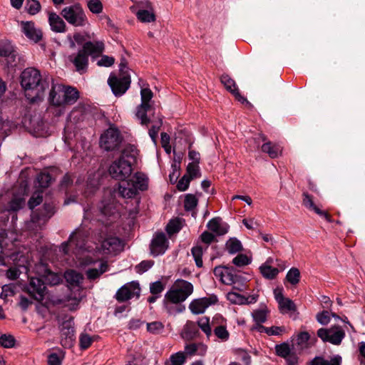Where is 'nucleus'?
Instances as JSON below:
<instances>
[{"label": "nucleus", "instance_id": "f257e3e1", "mask_svg": "<svg viewBox=\"0 0 365 365\" xmlns=\"http://www.w3.org/2000/svg\"><path fill=\"white\" fill-rule=\"evenodd\" d=\"M58 168L56 167L44 169L43 171L36 173L34 186L36 189L28 202V207L31 210V221L36 226L42 228L47 222L56 212L57 208L51 200L46 197L43 202L42 193L55 180V175Z\"/></svg>", "mask_w": 365, "mask_h": 365}, {"label": "nucleus", "instance_id": "f03ea898", "mask_svg": "<svg viewBox=\"0 0 365 365\" xmlns=\"http://www.w3.org/2000/svg\"><path fill=\"white\" fill-rule=\"evenodd\" d=\"M86 216L88 215V210H85ZM90 220L88 217H85L81 226L76 230L69 237L68 240L61 244L60 250L65 255H69L70 247L75 245L72 252L76 257V267L81 270H86L88 279L91 281V251L90 246L87 245L90 240L89 227Z\"/></svg>", "mask_w": 365, "mask_h": 365}, {"label": "nucleus", "instance_id": "7ed1b4c3", "mask_svg": "<svg viewBox=\"0 0 365 365\" xmlns=\"http://www.w3.org/2000/svg\"><path fill=\"white\" fill-rule=\"evenodd\" d=\"M79 98L78 90L70 86L58 85L53 86L49 93L48 112L54 116L63 115L67 106L73 104Z\"/></svg>", "mask_w": 365, "mask_h": 365}, {"label": "nucleus", "instance_id": "20e7f679", "mask_svg": "<svg viewBox=\"0 0 365 365\" xmlns=\"http://www.w3.org/2000/svg\"><path fill=\"white\" fill-rule=\"evenodd\" d=\"M193 292L192 284L184 279H177L165 294L164 307L170 314L182 312L185 307L180 304Z\"/></svg>", "mask_w": 365, "mask_h": 365}, {"label": "nucleus", "instance_id": "39448f33", "mask_svg": "<svg viewBox=\"0 0 365 365\" xmlns=\"http://www.w3.org/2000/svg\"><path fill=\"white\" fill-rule=\"evenodd\" d=\"M88 34L83 35L81 33H75L73 38L68 36L70 48H74L76 45L78 46L77 52L68 56V58L80 73H86L88 68V58L91 56V40Z\"/></svg>", "mask_w": 365, "mask_h": 365}, {"label": "nucleus", "instance_id": "423d86ee", "mask_svg": "<svg viewBox=\"0 0 365 365\" xmlns=\"http://www.w3.org/2000/svg\"><path fill=\"white\" fill-rule=\"evenodd\" d=\"M20 78L21 86L28 99H30L32 103H36L43 99L45 86L41 83L39 71L34 68H27L21 73Z\"/></svg>", "mask_w": 365, "mask_h": 365}, {"label": "nucleus", "instance_id": "0eeeda50", "mask_svg": "<svg viewBox=\"0 0 365 365\" xmlns=\"http://www.w3.org/2000/svg\"><path fill=\"white\" fill-rule=\"evenodd\" d=\"M148 178L141 172L135 173L125 184H118V188L114 189L113 193L123 198L134 197L139 190L148 189Z\"/></svg>", "mask_w": 365, "mask_h": 365}, {"label": "nucleus", "instance_id": "6e6552de", "mask_svg": "<svg viewBox=\"0 0 365 365\" xmlns=\"http://www.w3.org/2000/svg\"><path fill=\"white\" fill-rule=\"evenodd\" d=\"M94 245L95 252L101 255H116L123 249V244L118 237L104 232L95 236Z\"/></svg>", "mask_w": 365, "mask_h": 365}, {"label": "nucleus", "instance_id": "1a4fd4ad", "mask_svg": "<svg viewBox=\"0 0 365 365\" xmlns=\"http://www.w3.org/2000/svg\"><path fill=\"white\" fill-rule=\"evenodd\" d=\"M120 75L118 77L110 74L108 79V83L110 86L113 94L116 96H122L129 88L130 84V77L128 73L127 64L125 60H123L119 65Z\"/></svg>", "mask_w": 365, "mask_h": 365}, {"label": "nucleus", "instance_id": "9d476101", "mask_svg": "<svg viewBox=\"0 0 365 365\" xmlns=\"http://www.w3.org/2000/svg\"><path fill=\"white\" fill-rule=\"evenodd\" d=\"M141 86L140 97L141 103L137 107L135 115L143 125H148L150 120L147 116V113L153 110V92L148 88Z\"/></svg>", "mask_w": 365, "mask_h": 365}, {"label": "nucleus", "instance_id": "9b49d317", "mask_svg": "<svg viewBox=\"0 0 365 365\" xmlns=\"http://www.w3.org/2000/svg\"><path fill=\"white\" fill-rule=\"evenodd\" d=\"M133 172L132 163L123 159L118 158L113 160L108 168V173L112 178L117 180L123 181L130 176Z\"/></svg>", "mask_w": 365, "mask_h": 365}, {"label": "nucleus", "instance_id": "f8f14e48", "mask_svg": "<svg viewBox=\"0 0 365 365\" xmlns=\"http://www.w3.org/2000/svg\"><path fill=\"white\" fill-rule=\"evenodd\" d=\"M123 141V137L117 128L110 127L101 135L100 146L106 151L118 150Z\"/></svg>", "mask_w": 365, "mask_h": 365}, {"label": "nucleus", "instance_id": "ddd939ff", "mask_svg": "<svg viewBox=\"0 0 365 365\" xmlns=\"http://www.w3.org/2000/svg\"><path fill=\"white\" fill-rule=\"evenodd\" d=\"M214 274L223 284L232 285L234 289L242 290L244 285L241 283L242 277L235 274L232 269L226 267H216L214 269Z\"/></svg>", "mask_w": 365, "mask_h": 365}, {"label": "nucleus", "instance_id": "4468645a", "mask_svg": "<svg viewBox=\"0 0 365 365\" xmlns=\"http://www.w3.org/2000/svg\"><path fill=\"white\" fill-rule=\"evenodd\" d=\"M317 336L323 342L339 345L345 337V331L339 326H332L329 329L321 328L318 329Z\"/></svg>", "mask_w": 365, "mask_h": 365}, {"label": "nucleus", "instance_id": "2eb2a0df", "mask_svg": "<svg viewBox=\"0 0 365 365\" xmlns=\"http://www.w3.org/2000/svg\"><path fill=\"white\" fill-rule=\"evenodd\" d=\"M140 289L139 284L131 282L122 286L115 293V297L120 302L128 301L134 297L140 296Z\"/></svg>", "mask_w": 365, "mask_h": 365}, {"label": "nucleus", "instance_id": "dca6fc26", "mask_svg": "<svg viewBox=\"0 0 365 365\" xmlns=\"http://www.w3.org/2000/svg\"><path fill=\"white\" fill-rule=\"evenodd\" d=\"M39 278L38 282L42 284H48L50 286L57 285L63 282L62 275L53 272L50 269L47 264L43 266L41 272H38Z\"/></svg>", "mask_w": 365, "mask_h": 365}, {"label": "nucleus", "instance_id": "f3484780", "mask_svg": "<svg viewBox=\"0 0 365 365\" xmlns=\"http://www.w3.org/2000/svg\"><path fill=\"white\" fill-rule=\"evenodd\" d=\"M168 247V242L164 233H157L150 244V253L156 257L165 252Z\"/></svg>", "mask_w": 365, "mask_h": 365}, {"label": "nucleus", "instance_id": "a211bd4d", "mask_svg": "<svg viewBox=\"0 0 365 365\" xmlns=\"http://www.w3.org/2000/svg\"><path fill=\"white\" fill-rule=\"evenodd\" d=\"M61 14L66 21L73 25L81 24L83 21V11L78 6L66 7L62 10Z\"/></svg>", "mask_w": 365, "mask_h": 365}, {"label": "nucleus", "instance_id": "6ab92c4d", "mask_svg": "<svg viewBox=\"0 0 365 365\" xmlns=\"http://www.w3.org/2000/svg\"><path fill=\"white\" fill-rule=\"evenodd\" d=\"M135 15L138 19L143 23H150L155 21V15L151 3L149 1L142 2L140 8L136 12Z\"/></svg>", "mask_w": 365, "mask_h": 365}, {"label": "nucleus", "instance_id": "aec40b11", "mask_svg": "<svg viewBox=\"0 0 365 365\" xmlns=\"http://www.w3.org/2000/svg\"><path fill=\"white\" fill-rule=\"evenodd\" d=\"M63 280L64 279L68 284V287H81V284L84 280L83 275L73 269H67L62 275Z\"/></svg>", "mask_w": 365, "mask_h": 365}, {"label": "nucleus", "instance_id": "412c9836", "mask_svg": "<svg viewBox=\"0 0 365 365\" xmlns=\"http://www.w3.org/2000/svg\"><path fill=\"white\" fill-rule=\"evenodd\" d=\"M221 83L224 85L225 88L229 91L237 101L242 103L249 104L247 100L243 97L236 86L235 81L231 78L228 75L224 74L220 78Z\"/></svg>", "mask_w": 365, "mask_h": 365}, {"label": "nucleus", "instance_id": "4be33fe9", "mask_svg": "<svg viewBox=\"0 0 365 365\" xmlns=\"http://www.w3.org/2000/svg\"><path fill=\"white\" fill-rule=\"evenodd\" d=\"M215 301L216 299L212 297L196 299L190 302L189 309L191 312L195 314H202L205 309L212 304H214Z\"/></svg>", "mask_w": 365, "mask_h": 365}, {"label": "nucleus", "instance_id": "5701e85b", "mask_svg": "<svg viewBox=\"0 0 365 365\" xmlns=\"http://www.w3.org/2000/svg\"><path fill=\"white\" fill-rule=\"evenodd\" d=\"M317 339L315 336H311L309 332L306 331H300L296 335V345L299 349H307L314 346Z\"/></svg>", "mask_w": 365, "mask_h": 365}, {"label": "nucleus", "instance_id": "b1692460", "mask_svg": "<svg viewBox=\"0 0 365 365\" xmlns=\"http://www.w3.org/2000/svg\"><path fill=\"white\" fill-rule=\"evenodd\" d=\"M29 125L33 128L34 135L37 137H44L48 135V124L43 120L38 118H29Z\"/></svg>", "mask_w": 365, "mask_h": 365}, {"label": "nucleus", "instance_id": "393cba45", "mask_svg": "<svg viewBox=\"0 0 365 365\" xmlns=\"http://www.w3.org/2000/svg\"><path fill=\"white\" fill-rule=\"evenodd\" d=\"M23 32L30 39L36 43L38 42L42 38V32L36 30L34 24L32 21H21Z\"/></svg>", "mask_w": 365, "mask_h": 365}, {"label": "nucleus", "instance_id": "a878e982", "mask_svg": "<svg viewBox=\"0 0 365 365\" xmlns=\"http://www.w3.org/2000/svg\"><path fill=\"white\" fill-rule=\"evenodd\" d=\"M208 229L217 235H223L228 232L229 225L219 217L210 220L207 225Z\"/></svg>", "mask_w": 365, "mask_h": 365}, {"label": "nucleus", "instance_id": "bb28decb", "mask_svg": "<svg viewBox=\"0 0 365 365\" xmlns=\"http://www.w3.org/2000/svg\"><path fill=\"white\" fill-rule=\"evenodd\" d=\"M51 302L54 306L68 307L70 310H74L76 307L78 305L76 297H72L70 295L65 296L63 298L52 299Z\"/></svg>", "mask_w": 365, "mask_h": 365}, {"label": "nucleus", "instance_id": "cd10ccee", "mask_svg": "<svg viewBox=\"0 0 365 365\" xmlns=\"http://www.w3.org/2000/svg\"><path fill=\"white\" fill-rule=\"evenodd\" d=\"M48 21L51 29L55 32H64L66 31V24L63 20L53 12L49 13Z\"/></svg>", "mask_w": 365, "mask_h": 365}, {"label": "nucleus", "instance_id": "c85d7f7f", "mask_svg": "<svg viewBox=\"0 0 365 365\" xmlns=\"http://www.w3.org/2000/svg\"><path fill=\"white\" fill-rule=\"evenodd\" d=\"M91 110L90 105L81 104L71 112V115L77 121H83L90 115Z\"/></svg>", "mask_w": 365, "mask_h": 365}, {"label": "nucleus", "instance_id": "c756f323", "mask_svg": "<svg viewBox=\"0 0 365 365\" xmlns=\"http://www.w3.org/2000/svg\"><path fill=\"white\" fill-rule=\"evenodd\" d=\"M108 270V264L105 259L94 260L93 259V280L99 277Z\"/></svg>", "mask_w": 365, "mask_h": 365}, {"label": "nucleus", "instance_id": "7c9ffc66", "mask_svg": "<svg viewBox=\"0 0 365 365\" xmlns=\"http://www.w3.org/2000/svg\"><path fill=\"white\" fill-rule=\"evenodd\" d=\"M273 259L272 258H269L266 262L259 267L261 274L266 279H274L279 273V269L277 268L272 267L270 265Z\"/></svg>", "mask_w": 365, "mask_h": 365}, {"label": "nucleus", "instance_id": "2f4dec72", "mask_svg": "<svg viewBox=\"0 0 365 365\" xmlns=\"http://www.w3.org/2000/svg\"><path fill=\"white\" fill-rule=\"evenodd\" d=\"M303 196H304L303 204L307 208H308L311 210H313L314 212H315L317 214H318L320 216L324 217L327 221L330 220L329 217L327 215V213L322 211L319 207H317L314 205V203L312 200V198L309 195H308L307 193H304Z\"/></svg>", "mask_w": 365, "mask_h": 365}, {"label": "nucleus", "instance_id": "473e14b6", "mask_svg": "<svg viewBox=\"0 0 365 365\" xmlns=\"http://www.w3.org/2000/svg\"><path fill=\"white\" fill-rule=\"evenodd\" d=\"M138 155V150L133 145H127L122 150L119 158L130 160L132 164L135 162Z\"/></svg>", "mask_w": 365, "mask_h": 365}, {"label": "nucleus", "instance_id": "72a5a7b5", "mask_svg": "<svg viewBox=\"0 0 365 365\" xmlns=\"http://www.w3.org/2000/svg\"><path fill=\"white\" fill-rule=\"evenodd\" d=\"M25 199L15 195L7 203V210L9 212H15L21 209L25 205Z\"/></svg>", "mask_w": 365, "mask_h": 365}, {"label": "nucleus", "instance_id": "f704fd0d", "mask_svg": "<svg viewBox=\"0 0 365 365\" xmlns=\"http://www.w3.org/2000/svg\"><path fill=\"white\" fill-rule=\"evenodd\" d=\"M262 150L267 153L272 158H277L282 153L281 147L270 142L264 143L262 146Z\"/></svg>", "mask_w": 365, "mask_h": 365}, {"label": "nucleus", "instance_id": "c9c22d12", "mask_svg": "<svg viewBox=\"0 0 365 365\" xmlns=\"http://www.w3.org/2000/svg\"><path fill=\"white\" fill-rule=\"evenodd\" d=\"M73 317H70L68 319H64L61 324V331L62 335L65 336L66 338L72 339L74 335L73 329Z\"/></svg>", "mask_w": 365, "mask_h": 365}, {"label": "nucleus", "instance_id": "e433bc0d", "mask_svg": "<svg viewBox=\"0 0 365 365\" xmlns=\"http://www.w3.org/2000/svg\"><path fill=\"white\" fill-rule=\"evenodd\" d=\"M93 61H95L96 65L100 67H110L114 64L115 58L113 56L99 54L93 56Z\"/></svg>", "mask_w": 365, "mask_h": 365}, {"label": "nucleus", "instance_id": "4c0bfd02", "mask_svg": "<svg viewBox=\"0 0 365 365\" xmlns=\"http://www.w3.org/2000/svg\"><path fill=\"white\" fill-rule=\"evenodd\" d=\"M341 359L340 356H334L330 360L324 359L322 357L317 356L311 361V365H341Z\"/></svg>", "mask_w": 365, "mask_h": 365}, {"label": "nucleus", "instance_id": "58836bf2", "mask_svg": "<svg viewBox=\"0 0 365 365\" xmlns=\"http://www.w3.org/2000/svg\"><path fill=\"white\" fill-rule=\"evenodd\" d=\"M256 329H258L260 332H265L269 336H278L282 334L285 331V328L284 327H265L262 325H259Z\"/></svg>", "mask_w": 365, "mask_h": 365}, {"label": "nucleus", "instance_id": "ea45409f", "mask_svg": "<svg viewBox=\"0 0 365 365\" xmlns=\"http://www.w3.org/2000/svg\"><path fill=\"white\" fill-rule=\"evenodd\" d=\"M226 248L229 253L235 254L242 249V246L237 238H230L226 243Z\"/></svg>", "mask_w": 365, "mask_h": 365}, {"label": "nucleus", "instance_id": "a19ab883", "mask_svg": "<svg viewBox=\"0 0 365 365\" xmlns=\"http://www.w3.org/2000/svg\"><path fill=\"white\" fill-rule=\"evenodd\" d=\"M203 248L200 245H196L193 247L191 250V252L192 257L195 259V264L198 267H202V255H203Z\"/></svg>", "mask_w": 365, "mask_h": 365}, {"label": "nucleus", "instance_id": "79ce46f5", "mask_svg": "<svg viewBox=\"0 0 365 365\" xmlns=\"http://www.w3.org/2000/svg\"><path fill=\"white\" fill-rule=\"evenodd\" d=\"M275 350L277 354L284 359L289 356L292 353L289 344L285 342L276 345Z\"/></svg>", "mask_w": 365, "mask_h": 365}, {"label": "nucleus", "instance_id": "37998d69", "mask_svg": "<svg viewBox=\"0 0 365 365\" xmlns=\"http://www.w3.org/2000/svg\"><path fill=\"white\" fill-rule=\"evenodd\" d=\"M286 279L292 285H296L300 279V272L297 268H291L286 275Z\"/></svg>", "mask_w": 365, "mask_h": 365}, {"label": "nucleus", "instance_id": "c03bdc74", "mask_svg": "<svg viewBox=\"0 0 365 365\" xmlns=\"http://www.w3.org/2000/svg\"><path fill=\"white\" fill-rule=\"evenodd\" d=\"M252 316L257 324L264 323L267 320V310L266 308L254 310L252 313Z\"/></svg>", "mask_w": 365, "mask_h": 365}, {"label": "nucleus", "instance_id": "a18cd8bd", "mask_svg": "<svg viewBox=\"0 0 365 365\" xmlns=\"http://www.w3.org/2000/svg\"><path fill=\"white\" fill-rule=\"evenodd\" d=\"M185 361V356L183 352H178L173 354L165 365H183Z\"/></svg>", "mask_w": 365, "mask_h": 365}, {"label": "nucleus", "instance_id": "49530a36", "mask_svg": "<svg viewBox=\"0 0 365 365\" xmlns=\"http://www.w3.org/2000/svg\"><path fill=\"white\" fill-rule=\"evenodd\" d=\"M191 180L200 177L199 163H190L187 166L186 174Z\"/></svg>", "mask_w": 365, "mask_h": 365}, {"label": "nucleus", "instance_id": "de8ad7c7", "mask_svg": "<svg viewBox=\"0 0 365 365\" xmlns=\"http://www.w3.org/2000/svg\"><path fill=\"white\" fill-rule=\"evenodd\" d=\"M16 339L11 334H4L0 336V345L4 348L9 349L15 346Z\"/></svg>", "mask_w": 365, "mask_h": 365}, {"label": "nucleus", "instance_id": "09e8293b", "mask_svg": "<svg viewBox=\"0 0 365 365\" xmlns=\"http://www.w3.org/2000/svg\"><path fill=\"white\" fill-rule=\"evenodd\" d=\"M197 205V197L192 194H187L185 196L184 207L187 211L193 210Z\"/></svg>", "mask_w": 365, "mask_h": 365}, {"label": "nucleus", "instance_id": "8fccbe9b", "mask_svg": "<svg viewBox=\"0 0 365 365\" xmlns=\"http://www.w3.org/2000/svg\"><path fill=\"white\" fill-rule=\"evenodd\" d=\"M278 304H279V307L282 312L294 311L295 308H296L295 304L293 302V301H292L289 298H285L282 301L279 302V303H278Z\"/></svg>", "mask_w": 365, "mask_h": 365}, {"label": "nucleus", "instance_id": "3c124183", "mask_svg": "<svg viewBox=\"0 0 365 365\" xmlns=\"http://www.w3.org/2000/svg\"><path fill=\"white\" fill-rule=\"evenodd\" d=\"M214 333L215 336L222 341H227L230 336L228 331L224 326L216 327L214 329Z\"/></svg>", "mask_w": 365, "mask_h": 365}, {"label": "nucleus", "instance_id": "603ef678", "mask_svg": "<svg viewBox=\"0 0 365 365\" xmlns=\"http://www.w3.org/2000/svg\"><path fill=\"white\" fill-rule=\"evenodd\" d=\"M227 299L233 304H245V303H250L251 302H247V299L242 297L241 294L235 292H230L227 294Z\"/></svg>", "mask_w": 365, "mask_h": 365}, {"label": "nucleus", "instance_id": "864d4df0", "mask_svg": "<svg viewBox=\"0 0 365 365\" xmlns=\"http://www.w3.org/2000/svg\"><path fill=\"white\" fill-rule=\"evenodd\" d=\"M154 264L153 260H143L135 267V270L138 274H143L150 269Z\"/></svg>", "mask_w": 365, "mask_h": 365}, {"label": "nucleus", "instance_id": "5fc2aeb1", "mask_svg": "<svg viewBox=\"0 0 365 365\" xmlns=\"http://www.w3.org/2000/svg\"><path fill=\"white\" fill-rule=\"evenodd\" d=\"M163 324L160 322H153L147 324V330L153 334H158L163 331Z\"/></svg>", "mask_w": 365, "mask_h": 365}, {"label": "nucleus", "instance_id": "6e6d98bb", "mask_svg": "<svg viewBox=\"0 0 365 365\" xmlns=\"http://www.w3.org/2000/svg\"><path fill=\"white\" fill-rule=\"evenodd\" d=\"M181 228V223L178 220H172L169 222L166 227V230L168 234L172 235L180 231Z\"/></svg>", "mask_w": 365, "mask_h": 365}, {"label": "nucleus", "instance_id": "4d7b16f0", "mask_svg": "<svg viewBox=\"0 0 365 365\" xmlns=\"http://www.w3.org/2000/svg\"><path fill=\"white\" fill-rule=\"evenodd\" d=\"M232 262L237 267H243L249 264L251 262V259L245 255H238L236 256Z\"/></svg>", "mask_w": 365, "mask_h": 365}, {"label": "nucleus", "instance_id": "13d9d810", "mask_svg": "<svg viewBox=\"0 0 365 365\" xmlns=\"http://www.w3.org/2000/svg\"><path fill=\"white\" fill-rule=\"evenodd\" d=\"M198 326L207 336L211 334V328L209 324V319L207 317H201L197 321Z\"/></svg>", "mask_w": 365, "mask_h": 365}, {"label": "nucleus", "instance_id": "bf43d9fd", "mask_svg": "<svg viewBox=\"0 0 365 365\" xmlns=\"http://www.w3.org/2000/svg\"><path fill=\"white\" fill-rule=\"evenodd\" d=\"M27 6H29V13L32 15L36 14L41 10V4L37 0H28Z\"/></svg>", "mask_w": 365, "mask_h": 365}, {"label": "nucleus", "instance_id": "052dcab7", "mask_svg": "<svg viewBox=\"0 0 365 365\" xmlns=\"http://www.w3.org/2000/svg\"><path fill=\"white\" fill-rule=\"evenodd\" d=\"M190 181V178L187 175H184L177 184L178 190L182 192L185 191L188 188Z\"/></svg>", "mask_w": 365, "mask_h": 365}, {"label": "nucleus", "instance_id": "680f3d73", "mask_svg": "<svg viewBox=\"0 0 365 365\" xmlns=\"http://www.w3.org/2000/svg\"><path fill=\"white\" fill-rule=\"evenodd\" d=\"M13 49V46L9 42L1 41H0V56L6 57Z\"/></svg>", "mask_w": 365, "mask_h": 365}, {"label": "nucleus", "instance_id": "e2e57ef3", "mask_svg": "<svg viewBox=\"0 0 365 365\" xmlns=\"http://www.w3.org/2000/svg\"><path fill=\"white\" fill-rule=\"evenodd\" d=\"M105 48L104 43L101 41L93 40V56L101 54Z\"/></svg>", "mask_w": 365, "mask_h": 365}, {"label": "nucleus", "instance_id": "0e129e2a", "mask_svg": "<svg viewBox=\"0 0 365 365\" xmlns=\"http://www.w3.org/2000/svg\"><path fill=\"white\" fill-rule=\"evenodd\" d=\"M63 356H60L57 353L53 352L48 356V365H61Z\"/></svg>", "mask_w": 365, "mask_h": 365}, {"label": "nucleus", "instance_id": "69168bd1", "mask_svg": "<svg viewBox=\"0 0 365 365\" xmlns=\"http://www.w3.org/2000/svg\"><path fill=\"white\" fill-rule=\"evenodd\" d=\"M173 172L169 175L170 181L171 183L176 182L180 175V165L179 163H175L172 165Z\"/></svg>", "mask_w": 365, "mask_h": 365}, {"label": "nucleus", "instance_id": "338daca9", "mask_svg": "<svg viewBox=\"0 0 365 365\" xmlns=\"http://www.w3.org/2000/svg\"><path fill=\"white\" fill-rule=\"evenodd\" d=\"M164 289V286L160 281H156L150 286V292L153 294H159Z\"/></svg>", "mask_w": 365, "mask_h": 365}, {"label": "nucleus", "instance_id": "774afa93", "mask_svg": "<svg viewBox=\"0 0 365 365\" xmlns=\"http://www.w3.org/2000/svg\"><path fill=\"white\" fill-rule=\"evenodd\" d=\"M91 344V337L86 334H82L80 337V346L81 349H86Z\"/></svg>", "mask_w": 365, "mask_h": 365}]
</instances>
